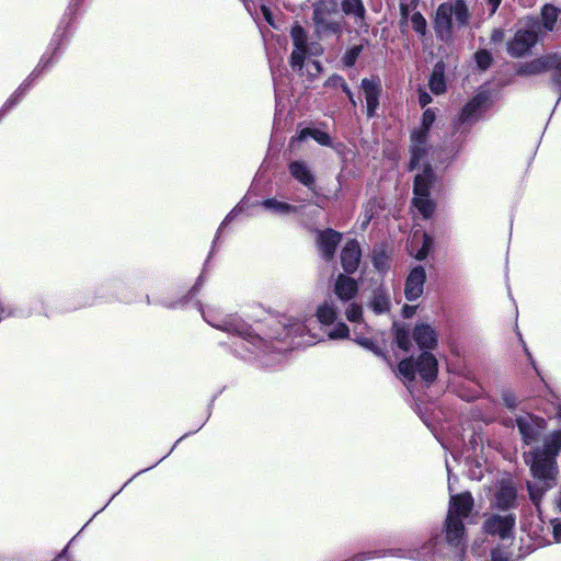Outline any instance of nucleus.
<instances>
[{
	"label": "nucleus",
	"instance_id": "1",
	"mask_svg": "<svg viewBox=\"0 0 561 561\" xmlns=\"http://www.w3.org/2000/svg\"><path fill=\"white\" fill-rule=\"evenodd\" d=\"M473 507L469 492L453 495L445 520V537H434L419 550L410 551L407 557L417 561H462L465 552V524Z\"/></svg>",
	"mask_w": 561,
	"mask_h": 561
},
{
	"label": "nucleus",
	"instance_id": "2",
	"mask_svg": "<svg viewBox=\"0 0 561 561\" xmlns=\"http://www.w3.org/2000/svg\"><path fill=\"white\" fill-rule=\"evenodd\" d=\"M561 450V430L552 432L545 437L543 444L528 453H524L527 465L537 480L528 483L531 501L538 505L543 493L556 484L558 473L557 457Z\"/></svg>",
	"mask_w": 561,
	"mask_h": 561
},
{
	"label": "nucleus",
	"instance_id": "3",
	"mask_svg": "<svg viewBox=\"0 0 561 561\" xmlns=\"http://www.w3.org/2000/svg\"><path fill=\"white\" fill-rule=\"evenodd\" d=\"M290 37L294 44L290 56L291 67L297 69L301 76L313 79L321 72L322 68L320 62L312 58L323 53L322 46L317 42H309L306 31L299 24L291 27Z\"/></svg>",
	"mask_w": 561,
	"mask_h": 561
},
{
	"label": "nucleus",
	"instance_id": "4",
	"mask_svg": "<svg viewBox=\"0 0 561 561\" xmlns=\"http://www.w3.org/2000/svg\"><path fill=\"white\" fill-rule=\"evenodd\" d=\"M202 314L205 321L211 327L232 334L249 344L244 346L248 352H253L254 348H261L265 343V340L254 334L251 327L244 323L238 316L229 314L218 319L209 310H203Z\"/></svg>",
	"mask_w": 561,
	"mask_h": 561
},
{
	"label": "nucleus",
	"instance_id": "5",
	"mask_svg": "<svg viewBox=\"0 0 561 561\" xmlns=\"http://www.w3.org/2000/svg\"><path fill=\"white\" fill-rule=\"evenodd\" d=\"M437 371V360L428 352L422 353L416 360L407 358L398 365L399 376L405 381L408 387L409 383L413 382L416 373H419L424 381L432 382L435 380Z\"/></svg>",
	"mask_w": 561,
	"mask_h": 561
},
{
	"label": "nucleus",
	"instance_id": "6",
	"mask_svg": "<svg viewBox=\"0 0 561 561\" xmlns=\"http://www.w3.org/2000/svg\"><path fill=\"white\" fill-rule=\"evenodd\" d=\"M314 32L319 37L340 34L341 16L335 0H321L313 10Z\"/></svg>",
	"mask_w": 561,
	"mask_h": 561
},
{
	"label": "nucleus",
	"instance_id": "7",
	"mask_svg": "<svg viewBox=\"0 0 561 561\" xmlns=\"http://www.w3.org/2000/svg\"><path fill=\"white\" fill-rule=\"evenodd\" d=\"M421 164L424 168L422 173L415 175L413 205L423 218L428 219L436 208L435 202L430 197V188L434 182V173L426 162Z\"/></svg>",
	"mask_w": 561,
	"mask_h": 561
},
{
	"label": "nucleus",
	"instance_id": "8",
	"mask_svg": "<svg viewBox=\"0 0 561 561\" xmlns=\"http://www.w3.org/2000/svg\"><path fill=\"white\" fill-rule=\"evenodd\" d=\"M434 122L435 113L431 108L425 110L422 115L421 127L411 135L410 170H415L421 163L425 162L428 133Z\"/></svg>",
	"mask_w": 561,
	"mask_h": 561
},
{
	"label": "nucleus",
	"instance_id": "9",
	"mask_svg": "<svg viewBox=\"0 0 561 561\" xmlns=\"http://www.w3.org/2000/svg\"><path fill=\"white\" fill-rule=\"evenodd\" d=\"M309 320L307 318H286L284 322L280 323L282 332H275L268 335L270 339L286 341L290 340L291 346H300L302 344H313L314 336L309 335L308 340L304 337L310 333V329L308 327Z\"/></svg>",
	"mask_w": 561,
	"mask_h": 561
},
{
	"label": "nucleus",
	"instance_id": "10",
	"mask_svg": "<svg viewBox=\"0 0 561 561\" xmlns=\"http://www.w3.org/2000/svg\"><path fill=\"white\" fill-rule=\"evenodd\" d=\"M316 317L319 323L327 331L330 340H341L348 337V327L344 322H336L337 308L331 300H325L316 309Z\"/></svg>",
	"mask_w": 561,
	"mask_h": 561
},
{
	"label": "nucleus",
	"instance_id": "11",
	"mask_svg": "<svg viewBox=\"0 0 561 561\" xmlns=\"http://www.w3.org/2000/svg\"><path fill=\"white\" fill-rule=\"evenodd\" d=\"M516 424L525 444L530 445L538 440L546 430V421L529 413L516 417Z\"/></svg>",
	"mask_w": 561,
	"mask_h": 561
},
{
	"label": "nucleus",
	"instance_id": "12",
	"mask_svg": "<svg viewBox=\"0 0 561 561\" xmlns=\"http://www.w3.org/2000/svg\"><path fill=\"white\" fill-rule=\"evenodd\" d=\"M514 527L515 516L511 513L492 514L486 517L483 524L486 534L499 536L503 540L513 536Z\"/></svg>",
	"mask_w": 561,
	"mask_h": 561
},
{
	"label": "nucleus",
	"instance_id": "13",
	"mask_svg": "<svg viewBox=\"0 0 561 561\" xmlns=\"http://www.w3.org/2000/svg\"><path fill=\"white\" fill-rule=\"evenodd\" d=\"M538 41V30L533 26L527 30H518L514 37L507 43V53L519 58L528 54Z\"/></svg>",
	"mask_w": 561,
	"mask_h": 561
},
{
	"label": "nucleus",
	"instance_id": "14",
	"mask_svg": "<svg viewBox=\"0 0 561 561\" xmlns=\"http://www.w3.org/2000/svg\"><path fill=\"white\" fill-rule=\"evenodd\" d=\"M489 102V93L481 91L477 93L462 108L458 123L471 126L476 123Z\"/></svg>",
	"mask_w": 561,
	"mask_h": 561
},
{
	"label": "nucleus",
	"instance_id": "15",
	"mask_svg": "<svg viewBox=\"0 0 561 561\" xmlns=\"http://www.w3.org/2000/svg\"><path fill=\"white\" fill-rule=\"evenodd\" d=\"M360 89L366 101L367 116L373 117L379 106V96L381 93L380 80L378 78L363 79Z\"/></svg>",
	"mask_w": 561,
	"mask_h": 561
},
{
	"label": "nucleus",
	"instance_id": "16",
	"mask_svg": "<svg viewBox=\"0 0 561 561\" xmlns=\"http://www.w3.org/2000/svg\"><path fill=\"white\" fill-rule=\"evenodd\" d=\"M453 27V9L450 3H442L435 16V32L443 41H449Z\"/></svg>",
	"mask_w": 561,
	"mask_h": 561
},
{
	"label": "nucleus",
	"instance_id": "17",
	"mask_svg": "<svg viewBox=\"0 0 561 561\" xmlns=\"http://www.w3.org/2000/svg\"><path fill=\"white\" fill-rule=\"evenodd\" d=\"M360 257L362 250L359 243L356 240L347 241L341 251V264L343 270L348 274L354 273L358 268Z\"/></svg>",
	"mask_w": 561,
	"mask_h": 561
},
{
	"label": "nucleus",
	"instance_id": "18",
	"mask_svg": "<svg viewBox=\"0 0 561 561\" xmlns=\"http://www.w3.org/2000/svg\"><path fill=\"white\" fill-rule=\"evenodd\" d=\"M426 279L425 270L422 266L414 267L405 282L404 294L408 300L413 301L421 297Z\"/></svg>",
	"mask_w": 561,
	"mask_h": 561
},
{
	"label": "nucleus",
	"instance_id": "19",
	"mask_svg": "<svg viewBox=\"0 0 561 561\" xmlns=\"http://www.w3.org/2000/svg\"><path fill=\"white\" fill-rule=\"evenodd\" d=\"M341 241V234L332 229L318 232L317 244L325 260H331Z\"/></svg>",
	"mask_w": 561,
	"mask_h": 561
},
{
	"label": "nucleus",
	"instance_id": "20",
	"mask_svg": "<svg viewBox=\"0 0 561 561\" xmlns=\"http://www.w3.org/2000/svg\"><path fill=\"white\" fill-rule=\"evenodd\" d=\"M290 175L309 191L316 188V176L310 167L304 161H293L288 165Z\"/></svg>",
	"mask_w": 561,
	"mask_h": 561
},
{
	"label": "nucleus",
	"instance_id": "21",
	"mask_svg": "<svg viewBox=\"0 0 561 561\" xmlns=\"http://www.w3.org/2000/svg\"><path fill=\"white\" fill-rule=\"evenodd\" d=\"M516 502V490L510 483L502 481L494 494V505L502 510L511 508Z\"/></svg>",
	"mask_w": 561,
	"mask_h": 561
},
{
	"label": "nucleus",
	"instance_id": "22",
	"mask_svg": "<svg viewBox=\"0 0 561 561\" xmlns=\"http://www.w3.org/2000/svg\"><path fill=\"white\" fill-rule=\"evenodd\" d=\"M358 286L355 279L340 274L334 284L335 295L343 301L351 300L355 297Z\"/></svg>",
	"mask_w": 561,
	"mask_h": 561
},
{
	"label": "nucleus",
	"instance_id": "23",
	"mask_svg": "<svg viewBox=\"0 0 561 561\" xmlns=\"http://www.w3.org/2000/svg\"><path fill=\"white\" fill-rule=\"evenodd\" d=\"M413 339L420 348L431 350L437 343L435 331L427 324L416 325L413 331Z\"/></svg>",
	"mask_w": 561,
	"mask_h": 561
},
{
	"label": "nucleus",
	"instance_id": "24",
	"mask_svg": "<svg viewBox=\"0 0 561 561\" xmlns=\"http://www.w3.org/2000/svg\"><path fill=\"white\" fill-rule=\"evenodd\" d=\"M262 207L266 210L272 211L276 215H289L297 213L298 208L286 202L278 201L276 198H266L261 203Z\"/></svg>",
	"mask_w": 561,
	"mask_h": 561
},
{
	"label": "nucleus",
	"instance_id": "25",
	"mask_svg": "<svg viewBox=\"0 0 561 561\" xmlns=\"http://www.w3.org/2000/svg\"><path fill=\"white\" fill-rule=\"evenodd\" d=\"M453 18L459 26H465L469 20L468 8L463 0H455L450 3Z\"/></svg>",
	"mask_w": 561,
	"mask_h": 561
},
{
	"label": "nucleus",
	"instance_id": "26",
	"mask_svg": "<svg viewBox=\"0 0 561 561\" xmlns=\"http://www.w3.org/2000/svg\"><path fill=\"white\" fill-rule=\"evenodd\" d=\"M313 138L318 144L322 146H331V137L328 133L319 130V129H311V128H305L299 134V140H304L306 137Z\"/></svg>",
	"mask_w": 561,
	"mask_h": 561
},
{
	"label": "nucleus",
	"instance_id": "27",
	"mask_svg": "<svg viewBox=\"0 0 561 561\" xmlns=\"http://www.w3.org/2000/svg\"><path fill=\"white\" fill-rule=\"evenodd\" d=\"M541 16L545 28L552 31L559 16V10L551 4H546L541 10Z\"/></svg>",
	"mask_w": 561,
	"mask_h": 561
},
{
	"label": "nucleus",
	"instance_id": "28",
	"mask_svg": "<svg viewBox=\"0 0 561 561\" xmlns=\"http://www.w3.org/2000/svg\"><path fill=\"white\" fill-rule=\"evenodd\" d=\"M430 89L435 94H440L445 91V80L443 70L436 66L428 82Z\"/></svg>",
	"mask_w": 561,
	"mask_h": 561
},
{
	"label": "nucleus",
	"instance_id": "29",
	"mask_svg": "<svg viewBox=\"0 0 561 561\" xmlns=\"http://www.w3.org/2000/svg\"><path fill=\"white\" fill-rule=\"evenodd\" d=\"M342 9L345 14H353L359 19H363L365 14V8L362 0H344Z\"/></svg>",
	"mask_w": 561,
	"mask_h": 561
},
{
	"label": "nucleus",
	"instance_id": "30",
	"mask_svg": "<svg viewBox=\"0 0 561 561\" xmlns=\"http://www.w3.org/2000/svg\"><path fill=\"white\" fill-rule=\"evenodd\" d=\"M396 342L397 345L408 352L410 350V332L405 328L396 327Z\"/></svg>",
	"mask_w": 561,
	"mask_h": 561
},
{
	"label": "nucleus",
	"instance_id": "31",
	"mask_svg": "<svg viewBox=\"0 0 561 561\" xmlns=\"http://www.w3.org/2000/svg\"><path fill=\"white\" fill-rule=\"evenodd\" d=\"M373 263L379 272H383L388 268V257L382 249L374 250Z\"/></svg>",
	"mask_w": 561,
	"mask_h": 561
},
{
	"label": "nucleus",
	"instance_id": "32",
	"mask_svg": "<svg viewBox=\"0 0 561 561\" xmlns=\"http://www.w3.org/2000/svg\"><path fill=\"white\" fill-rule=\"evenodd\" d=\"M360 51H362V46H359V45L354 46L351 49H348L343 57L344 65L348 66V67L353 66L356 62Z\"/></svg>",
	"mask_w": 561,
	"mask_h": 561
},
{
	"label": "nucleus",
	"instance_id": "33",
	"mask_svg": "<svg viewBox=\"0 0 561 561\" xmlns=\"http://www.w3.org/2000/svg\"><path fill=\"white\" fill-rule=\"evenodd\" d=\"M345 316L351 322H358L362 318V308L356 304H351L346 310Z\"/></svg>",
	"mask_w": 561,
	"mask_h": 561
},
{
	"label": "nucleus",
	"instance_id": "34",
	"mask_svg": "<svg viewBox=\"0 0 561 561\" xmlns=\"http://www.w3.org/2000/svg\"><path fill=\"white\" fill-rule=\"evenodd\" d=\"M476 60L481 69H486L491 65L492 58L486 50H480L476 54Z\"/></svg>",
	"mask_w": 561,
	"mask_h": 561
},
{
	"label": "nucleus",
	"instance_id": "35",
	"mask_svg": "<svg viewBox=\"0 0 561 561\" xmlns=\"http://www.w3.org/2000/svg\"><path fill=\"white\" fill-rule=\"evenodd\" d=\"M412 23H413V28L420 33V34H424L425 32V28H426V21L425 19L422 16L421 13H414L412 15Z\"/></svg>",
	"mask_w": 561,
	"mask_h": 561
},
{
	"label": "nucleus",
	"instance_id": "36",
	"mask_svg": "<svg viewBox=\"0 0 561 561\" xmlns=\"http://www.w3.org/2000/svg\"><path fill=\"white\" fill-rule=\"evenodd\" d=\"M374 310L381 313L388 309V300L382 295H376L373 300Z\"/></svg>",
	"mask_w": 561,
	"mask_h": 561
},
{
	"label": "nucleus",
	"instance_id": "37",
	"mask_svg": "<svg viewBox=\"0 0 561 561\" xmlns=\"http://www.w3.org/2000/svg\"><path fill=\"white\" fill-rule=\"evenodd\" d=\"M355 342L364 348H367L374 352L376 355L380 354L379 348L375 345V343L368 337H357Z\"/></svg>",
	"mask_w": 561,
	"mask_h": 561
},
{
	"label": "nucleus",
	"instance_id": "38",
	"mask_svg": "<svg viewBox=\"0 0 561 561\" xmlns=\"http://www.w3.org/2000/svg\"><path fill=\"white\" fill-rule=\"evenodd\" d=\"M423 239H424L423 247L416 254L417 260H424L431 249V245H432V239L427 234H424Z\"/></svg>",
	"mask_w": 561,
	"mask_h": 561
},
{
	"label": "nucleus",
	"instance_id": "39",
	"mask_svg": "<svg viewBox=\"0 0 561 561\" xmlns=\"http://www.w3.org/2000/svg\"><path fill=\"white\" fill-rule=\"evenodd\" d=\"M503 401L508 409H515L518 403L516 396L510 391L503 393Z\"/></svg>",
	"mask_w": 561,
	"mask_h": 561
},
{
	"label": "nucleus",
	"instance_id": "40",
	"mask_svg": "<svg viewBox=\"0 0 561 561\" xmlns=\"http://www.w3.org/2000/svg\"><path fill=\"white\" fill-rule=\"evenodd\" d=\"M553 537L557 542H561V518H554L551 520Z\"/></svg>",
	"mask_w": 561,
	"mask_h": 561
},
{
	"label": "nucleus",
	"instance_id": "41",
	"mask_svg": "<svg viewBox=\"0 0 561 561\" xmlns=\"http://www.w3.org/2000/svg\"><path fill=\"white\" fill-rule=\"evenodd\" d=\"M492 561H508V558L505 552L496 549L492 551Z\"/></svg>",
	"mask_w": 561,
	"mask_h": 561
},
{
	"label": "nucleus",
	"instance_id": "42",
	"mask_svg": "<svg viewBox=\"0 0 561 561\" xmlns=\"http://www.w3.org/2000/svg\"><path fill=\"white\" fill-rule=\"evenodd\" d=\"M432 101V98L428 93L426 92H421L420 93V96H419V102L421 104L422 107H424L425 105L430 104Z\"/></svg>",
	"mask_w": 561,
	"mask_h": 561
},
{
	"label": "nucleus",
	"instance_id": "43",
	"mask_svg": "<svg viewBox=\"0 0 561 561\" xmlns=\"http://www.w3.org/2000/svg\"><path fill=\"white\" fill-rule=\"evenodd\" d=\"M334 80H337L341 82V87H342L343 91L347 94L348 99L354 98L353 92L350 90L348 85L344 82V80L342 78L336 77Z\"/></svg>",
	"mask_w": 561,
	"mask_h": 561
},
{
	"label": "nucleus",
	"instance_id": "44",
	"mask_svg": "<svg viewBox=\"0 0 561 561\" xmlns=\"http://www.w3.org/2000/svg\"><path fill=\"white\" fill-rule=\"evenodd\" d=\"M334 80H337L341 82V87H342L343 91L347 94L348 99L354 98L353 92L350 90L348 85L344 82V80L342 78L336 77Z\"/></svg>",
	"mask_w": 561,
	"mask_h": 561
},
{
	"label": "nucleus",
	"instance_id": "45",
	"mask_svg": "<svg viewBox=\"0 0 561 561\" xmlns=\"http://www.w3.org/2000/svg\"><path fill=\"white\" fill-rule=\"evenodd\" d=\"M334 80H337L341 82V87H342L343 91L347 94L348 99L354 98L353 92L350 90L348 85L344 82V80L342 78L336 77Z\"/></svg>",
	"mask_w": 561,
	"mask_h": 561
},
{
	"label": "nucleus",
	"instance_id": "46",
	"mask_svg": "<svg viewBox=\"0 0 561 561\" xmlns=\"http://www.w3.org/2000/svg\"><path fill=\"white\" fill-rule=\"evenodd\" d=\"M334 80H337L341 82V87H342L343 91L347 94L348 99L354 98L353 92L350 90L348 85L344 82V80L342 78L336 77Z\"/></svg>",
	"mask_w": 561,
	"mask_h": 561
},
{
	"label": "nucleus",
	"instance_id": "47",
	"mask_svg": "<svg viewBox=\"0 0 561 561\" xmlns=\"http://www.w3.org/2000/svg\"><path fill=\"white\" fill-rule=\"evenodd\" d=\"M238 211H239V210H238L237 208L232 209V210H231V211L226 216L225 220H224V221H222V224H221V227H222L224 225L228 224L229 221H231V220L237 216Z\"/></svg>",
	"mask_w": 561,
	"mask_h": 561
},
{
	"label": "nucleus",
	"instance_id": "48",
	"mask_svg": "<svg viewBox=\"0 0 561 561\" xmlns=\"http://www.w3.org/2000/svg\"><path fill=\"white\" fill-rule=\"evenodd\" d=\"M504 37V32L501 31V30H495L493 33H492V41L493 42H500L502 41Z\"/></svg>",
	"mask_w": 561,
	"mask_h": 561
},
{
	"label": "nucleus",
	"instance_id": "49",
	"mask_svg": "<svg viewBox=\"0 0 561 561\" xmlns=\"http://www.w3.org/2000/svg\"><path fill=\"white\" fill-rule=\"evenodd\" d=\"M15 103H16V96L14 95L7 101V103L2 107V111L5 112V111L10 110Z\"/></svg>",
	"mask_w": 561,
	"mask_h": 561
},
{
	"label": "nucleus",
	"instance_id": "50",
	"mask_svg": "<svg viewBox=\"0 0 561 561\" xmlns=\"http://www.w3.org/2000/svg\"><path fill=\"white\" fill-rule=\"evenodd\" d=\"M488 3L491 7V14H493L501 4V0H488Z\"/></svg>",
	"mask_w": 561,
	"mask_h": 561
},
{
	"label": "nucleus",
	"instance_id": "51",
	"mask_svg": "<svg viewBox=\"0 0 561 561\" xmlns=\"http://www.w3.org/2000/svg\"><path fill=\"white\" fill-rule=\"evenodd\" d=\"M373 558L371 553H360L354 557L353 561H363Z\"/></svg>",
	"mask_w": 561,
	"mask_h": 561
},
{
	"label": "nucleus",
	"instance_id": "52",
	"mask_svg": "<svg viewBox=\"0 0 561 561\" xmlns=\"http://www.w3.org/2000/svg\"><path fill=\"white\" fill-rule=\"evenodd\" d=\"M371 217H373V215L369 214L368 210L366 209L365 210V215H364V219L362 221V228H365L368 225V222L370 221Z\"/></svg>",
	"mask_w": 561,
	"mask_h": 561
},
{
	"label": "nucleus",
	"instance_id": "53",
	"mask_svg": "<svg viewBox=\"0 0 561 561\" xmlns=\"http://www.w3.org/2000/svg\"><path fill=\"white\" fill-rule=\"evenodd\" d=\"M554 505L559 513H561V490L559 491L558 495L554 499Z\"/></svg>",
	"mask_w": 561,
	"mask_h": 561
},
{
	"label": "nucleus",
	"instance_id": "54",
	"mask_svg": "<svg viewBox=\"0 0 561 561\" xmlns=\"http://www.w3.org/2000/svg\"><path fill=\"white\" fill-rule=\"evenodd\" d=\"M262 12L264 14V18L266 19V21L272 24V21H271V12L268 11V9L266 7H262Z\"/></svg>",
	"mask_w": 561,
	"mask_h": 561
},
{
	"label": "nucleus",
	"instance_id": "55",
	"mask_svg": "<svg viewBox=\"0 0 561 561\" xmlns=\"http://www.w3.org/2000/svg\"><path fill=\"white\" fill-rule=\"evenodd\" d=\"M413 312V308L411 307H404V314L405 317H410Z\"/></svg>",
	"mask_w": 561,
	"mask_h": 561
},
{
	"label": "nucleus",
	"instance_id": "56",
	"mask_svg": "<svg viewBox=\"0 0 561 561\" xmlns=\"http://www.w3.org/2000/svg\"><path fill=\"white\" fill-rule=\"evenodd\" d=\"M4 316H5V309L0 304V321L3 319Z\"/></svg>",
	"mask_w": 561,
	"mask_h": 561
},
{
	"label": "nucleus",
	"instance_id": "57",
	"mask_svg": "<svg viewBox=\"0 0 561 561\" xmlns=\"http://www.w3.org/2000/svg\"><path fill=\"white\" fill-rule=\"evenodd\" d=\"M556 409H557L556 415H557V416H559V417H561V402H559V403L557 404V408H556Z\"/></svg>",
	"mask_w": 561,
	"mask_h": 561
},
{
	"label": "nucleus",
	"instance_id": "58",
	"mask_svg": "<svg viewBox=\"0 0 561 561\" xmlns=\"http://www.w3.org/2000/svg\"><path fill=\"white\" fill-rule=\"evenodd\" d=\"M554 88H556V89L559 91V93H560V98H558V101H561V87H554Z\"/></svg>",
	"mask_w": 561,
	"mask_h": 561
},
{
	"label": "nucleus",
	"instance_id": "59",
	"mask_svg": "<svg viewBox=\"0 0 561 561\" xmlns=\"http://www.w3.org/2000/svg\"><path fill=\"white\" fill-rule=\"evenodd\" d=\"M350 102L353 104V106H356V101L354 98L350 99Z\"/></svg>",
	"mask_w": 561,
	"mask_h": 561
}]
</instances>
